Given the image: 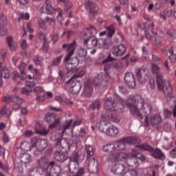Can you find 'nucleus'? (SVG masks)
<instances>
[{
	"label": "nucleus",
	"instance_id": "nucleus-1",
	"mask_svg": "<svg viewBox=\"0 0 176 176\" xmlns=\"http://www.w3.org/2000/svg\"><path fill=\"white\" fill-rule=\"evenodd\" d=\"M124 105H126L129 108L131 115L137 116L140 120L144 119V116L140 112V110L142 111L143 113L145 115L144 122L146 126H149L148 115H151L152 107L151 104L145 102V100H144L142 96L140 95H135L124 100L117 94H113L107 98L104 101V108L110 111H115L116 112H122Z\"/></svg>",
	"mask_w": 176,
	"mask_h": 176
},
{
	"label": "nucleus",
	"instance_id": "nucleus-2",
	"mask_svg": "<svg viewBox=\"0 0 176 176\" xmlns=\"http://www.w3.org/2000/svg\"><path fill=\"white\" fill-rule=\"evenodd\" d=\"M109 160L112 163H115V162H126V164L129 167L137 168L140 166L138 160L141 162H145L146 157L140 153L136 148H133L132 153L130 154L124 152L111 154L109 157Z\"/></svg>",
	"mask_w": 176,
	"mask_h": 176
},
{
	"label": "nucleus",
	"instance_id": "nucleus-3",
	"mask_svg": "<svg viewBox=\"0 0 176 176\" xmlns=\"http://www.w3.org/2000/svg\"><path fill=\"white\" fill-rule=\"evenodd\" d=\"M104 109L109 111L104 115L101 116V120L99 122V130L101 133H104V134L109 137H116V135L119 134V128L115 125H111L109 122H119L120 120L111 113V111L115 110L107 109L105 107Z\"/></svg>",
	"mask_w": 176,
	"mask_h": 176
},
{
	"label": "nucleus",
	"instance_id": "nucleus-4",
	"mask_svg": "<svg viewBox=\"0 0 176 176\" xmlns=\"http://www.w3.org/2000/svg\"><path fill=\"white\" fill-rule=\"evenodd\" d=\"M68 52V54L65 57V63H67L65 68L68 74H74L78 71V65H79V60L78 58H72L75 53L76 50V41L74 40L72 43L69 44H63V48L66 49Z\"/></svg>",
	"mask_w": 176,
	"mask_h": 176
},
{
	"label": "nucleus",
	"instance_id": "nucleus-5",
	"mask_svg": "<svg viewBox=\"0 0 176 176\" xmlns=\"http://www.w3.org/2000/svg\"><path fill=\"white\" fill-rule=\"evenodd\" d=\"M94 34H97V30L93 25H90L87 28V32H85V35L84 37L88 35V38H86L84 41L85 45H86L88 49H94V47H98V49H101L103 47L104 49H109V44L107 43V41L104 38H95L92 37V35Z\"/></svg>",
	"mask_w": 176,
	"mask_h": 176
},
{
	"label": "nucleus",
	"instance_id": "nucleus-6",
	"mask_svg": "<svg viewBox=\"0 0 176 176\" xmlns=\"http://www.w3.org/2000/svg\"><path fill=\"white\" fill-rule=\"evenodd\" d=\"M153 74L156 75L157 87L160 91H162L166 97H173V88L170 86L168 80L163 78L162 69L157 65H152Z\"/></svg>",
	"mask_w": 176,
	"mask_h": 176
},
{
	"label": "nucleus",
	"instance_id": "nucleus-7",
	"mask_svg": "<svg viewBox=\"0 0 176 176\" xmlns=\"http://www.w3.org/2000/svg\"><path fill=\"white\" fill-rule=\"evenodd\" d=\"M72 144H69V141H68L65 138L60 139L58 140L55 143V146L58 149L62 151V152H65L68 153V152H75L78 149V144L80 142V140L78 136H73L72 137Z\"/></svg>",
	"mask_w": 176,
	"mask_h": 176
},
{
	"label": "nucleus",
	"instance_id": "nucleus-8",
	"mask_svg": "<svg viewBox=\"0 0 176 176\" xmlns=\"http://www.w3.org/2000/svg\"><path fill=\"white\" fill-rule=\"evenodd\" d=\"M41 13H46L47 14H54L57 12L58 16L57 20L61 25H63V21L64 18L63 17V10L61 8H54L52 6V1L51 0H45L44 5L40 8Z\"/></svg>",
	"mask_w": 176,
	"mask_h": 176
},
{
	"label": "nucleus",
	"instance_id": "nucleus-9",
	"mask_svg": "<svg viewBox=\"0 0 176 176\" xmlns=\"http://www.w3.org/2000/svg\"><path fill=\"white\" fill-rule=\"evenodd\" d=\"M136 148H139V149L141 151H146V152H149L151 153V156L157 160H162L166 157V155L164 153H163L162 150H160L159 148H155L146 143L138 145L136 146Z\"/></svg>",
	"mask_w": 176,
	"mask_h": 176
},
{
	"label": "nucleus",
	"instance_id": "nucleus-10",
	"mask_svg": "<svg viewBox=\"0 0 176 176\" xmlns=\"http://www.w3.org/2000/svg\"><path fill=\"white\" fill-rule=\"evenodd\" d=\"M138 142H140V140L136 137H126L118 140L114 144V148L116 151H124L126 149V145H134V144H138Z\"/></svg>",
	"mask_w": 176,
	"mask_h": 176
},
{
	"label": "nucleus",
	"instance_id": "nucleus-11",
	"mask_svg": "<svg viewBox=\"0 0 176 176\" xmlns=\"http://www.w3.org/2000/svg\"><path fill=\"white\" fill-rule=\"evenodd\" d=\"M111 80V76L108 73L105 74H97L94 78V85L96 86H101L102 87H106L109 85Z\"/></svg>",
	"mask_w": 176,
	"mask_h": 176
},
{
	"label": "nucleus",
	"instance_id": "nucleus-12",
	"mask_svg": "<svg viewBox=\"0 0 176 176\" xmlns=\"http://www.w3.org/2000/svg\"><path fill=\"white\" fill-rule=\"evenodd\" d=\"M85 8L89 17H95L98 12V6L96 3L90 0L85 1Z\"/></svg>",
	"mask_w": 176,
	"mask_h": 176
},
{
	"label": "nucleus",
	"instance_id": "nucleus-13",
	"mask_svg": "<svg viewBox=\"0 0 176 176\" xmlns=\"http://www.w3.org/2000/svg\"><path fill=\"white\" fill-rule=\"evenodd\" d=\"M31 145L33 148H36L39 151H45L47 148V140L38 138H33L31 140Z\"/></svg>",
	"mask_w": 176,
	"mask_h": 176
},
{
	"label": "nucleus",
	"instance_id": "nucleus-14",
	"mask_svg": "<svg viewBox=\"0 0 176 176\" xmlns=\"http://www.w3.org/2000/svg\"><path fill=\"white\" fill-rule=\"evenodd\" d=\"M3 101L7 103L14 102V104L12 105L13 111H17V109H19L20 105H21L23 102V99L16 96H13L12 97H10V96H4Z\"/></svg>",
	"mask_w": 176,
	"mask_h": 176
},
{
	"label": "nucleus",
	"instance_id": "nucleus-15",
	"mask_svg": "<svg viewBox=\"0 0 176 176\" xmlns=\"http://www.w3.org/2000/svg\"><path fill=\"white\" fill-rule=\"evenodd\" d=\"M79 154L78 153H75L70 157V162L68 164V168L70 173H75V171L78 170L79 168Z\"/></svg>",
	"mask_w": 176,
	"mask_h": 176
},
{
	"label": "nucleus",
	"instance_id": "nucleus-16",
	"mask_svg": "<svg viewBox=\"0 0 176 176\" xmlns=\"http://www.w3.org/2000/svg\"><path fill=\"white\" fill-rule=\"evenodd\" d=\"M37 164L39 168H41L43 171H47L50 166H54V164H56V162L51 161L49 162V159L47 157H41L38 160Z\"/></svg>",
	"mask_w": 176,
	"mask_h": 176
},
{
	"label": "nucleus",
	"instance_id": "nucleus-17",
	"mask_svg": "<svg viewBox=\"0 0 176 176\" xmlns=\"http://www.w3.org/2000/svg\"><path fill=\"white\" fill-rule=\"evenodd\" d=\"M45 120L47 123H51L49 126L50 129H54L60 125V118H56L54 113H47L45 117Z\"/></svg>",
	"mask_w": 176,
	"mask_h": 176
},
{
	"label": "nucleus",
	"instance_id": "nucleus-18",
	"mask_svg": "<svg viewBox=\"0 0 176 176\" xmlns=\"http://www.w3.org/2000/svg\"><path fill=\"white\" fill-rule=\"evenodd\" d=\"M67 85H70V91L72 94H78L82 89V83L74 78L67 81Z\"/></svg>",
	"mask_w": 176,
	"mask_h": 176
},
{
	"label": "nucleus",
	"instance_id": "nucleus-19",
	"mask_svg": "<svg viewBox=\"0 0 176 176\" xmlns=\"http://www.w3.org/2000/svg\"><path fill=\"white\" fill-rule=\"evenodd\" d=\"M93 94V84L90 80L85 82L84 89L81 96L83 98H91Z\"/></svg>",
	"mask_w": 176,
	"mask_h": 176
},
{
	"label": "nucleus",
	"instance_id": "nucleus-20",
	"mask_svg": "<svg viewBox=\"0 0 176 176\" xmlns=\"http://www.w3.org/2000/svg\"><path fill=\"white\" fill-rule=\"evenodd\" d=\"M126 52V45L120 44L115 45L111 49V54L115 57H122Z\"/></svg>",
	"mask_w": 176,
	"mask_h": 176
},
{
	"label": "nucleus",
	"instance_id": "nucleus-21",
	"mask_svg": "<svg viewBox=\"0 0 176 176\" xmlns=\"http://www.w3.org/2000/svg\"><path fill=\"white\" fill-rule=\"evenodd\" d=\"M124 82L129 89H135V86H137L135 77H134V74L131 72H127L125 74Z\"/></svg>",
	"mask_w": 176,
	"mask_h": 176
},
{
	"label": "nucleus",
	"instance_id": "nucleus-22",
	"mask_svg": "<svg viewBox=\"0 0 176 176\" xmlns=\"http://www.w3.org/2000/svg\"><path fill=\"white\" fill-rule=\"evenodd\" d=\"M126 168L124 164H116L111 167V172L116 175L124 176Z\"/></svg>",
	"mask_w": 176,
	"mask_h": 176
},
{
	"label": "nucleus",
	"instance_id": "nucleus-23",
	"mask_svg": "<svg viewBox=\"0 0 176 176\" xmlns=\"http://www.w3.org/2000/svg\"><path fill=\"white\" fill-rule=\"evenodd\" d=\"M98 168H99L98 162L96 160V159L94 158L89 159V163H88V170L89 173L96 174L98 173Z\"/></svg>",
	"mask_w": 176,
	"mask_h": 176
},
{
	"label": "nucleus",
	"instance_id": "nucleus-24",
	"mask_svg": "<svg viewBox=\"0 0 176 176\" xmlns=\"http://www.w3.org/2000/svg\"><path fill=\"white\" fill-rule=\"evenodd\" d=\"M136 76L140 83H145V82L148 79V77L145 72V69H140L138 70Z\"/></svg>",
	"mask_w": 176,
	"mask_h": 176
},
{
	"label": "nucleus",
	"instance_id": "nucleus-25",
	"mask_svg": "<svg viewBox=\"0 0 176 176\" xmlns=\"http://www.w3.org/2000/svg\"><path fill=\"white\" fill-rule=\"evenodd\" d=\"M57 2H58V3L63 2V3H64L65 10L67 13V15L68 16V17L69 19H72V17H74V14H72V12H68V10H69V9L72 8V7L74 6L72 3L67 0H57Z\"/></svg>",
	"mask_w": 176,
	"mask_h": 176
},
{
	"label": "nucleus",
	"instance_id": "nucleus-26",
	"mask_svg": "<svg viewBox=\"0 0 176 176\" xmlns=\"http://www.w3.org/2000/svg\"><path fill=\"white\" fill-rule=\"evenodd\" d=\"M34 86H35V82H34V81H26L25 87L21 88L22 94H29V93H31Z\"/></svg>",
	"mask_w": 176,
	"mask_h": 176
},
{
	"label": "nucleus",
	"instance_id": "nucleus-27",
	"mask_svg": "<svg viewBox=\"0 0 176 176\" xmlns=\"http://www.w3.org/2000/svg\"><path fill=\"white\" fill-rule=\"evenodd\" d=\"M103 151H104V152H107L108 153H111L109 155V162H111V160L109 159L111 155H115V153H113V152H116L115 144H108L104 145L103 146Z\"/></svg>",
	"mask_w": 176,
	"mask_h": 176
},
{
	"label": "nucleus",
	"instance_id": "nucleus-28",
	"mask_svg": "<svg viewBox=\"0 0 176 176\" xmlns=\"http://www.w3.org/2000/svg\"><path fill=\"white\" fill-rule=\"evenodd\" d=\"M54 159L57 162L64 163V162L68 160V155H67V154L61 153L60 151H56L54 153Z\"/></svg>",
	"mask_w": 176,
	"mask_h": 176
},
{
	"label": "nucleus",
	"instance_id": "nucleus-29",
	"mask_svg": "<svg viewBox=\"0 0 176 176\" xmlns=\"http://www.w3.org/2000/svg\"><path fill=\"white\" fill-rule=\"evenodd\" d=\"M51 167L50 170V176H58L61 173V167L57 165L50 166Z\"/></svg>",
	"mask_w": 176,
	"mask_h": 176
},
{
	"label": "nucleus",
	"instance_id": "nucleus-30",
	"mask_svg": "<svg viewBox=\"0 0 176 176\" xmlns=\"http://www.w3.org/2000/svg\"><path fill=\"white\" fill-rule=\"evenodd\" d=\"M7 43L11 52H14L17 49V42L13 41V37L10 36H8Z\"/></svg>",
	"mask_w": 176,
	"mask_h": 176
},
{
	"label": "nucleus",
	"instance_id": "nucleus-31",
	"mask_svg": "<svg viewBox=\"0 0 176 176\" xmlns=\"http://www.w3.org/2000/svg\"><path fill=\"white\" fill-rule=\"evenodd\" d=\"M0 75L1 78L4 79H8L10 76V73L9 72V69L6 67H2V63H0Z\"/></svg>",
	"mask_w": 176,
	"mask_h": 176
},
{
	"label": "nucleus",
	"instance_id": "nucleus-32",
	"mask_svg": "<svg viewBox=\"0 0 176 176\" xmlns=\"http://www.w3.org/2000/svg\"><path fill=\"white\" fill-rule=\"evenodd\" d=\"M151 123L152 126H157V124L162 123V117L159 115L151 116Z\"/></svg>",
	"mask_w": 176,
	"mask_h": 176
},
{
	"label": "nucleus",
	"instance_id": "nucleus-33",
	"mask_svg": "<svg viewBox=\"0 0 176 176\" xmlns=\"http://www.w3.org/2000/svg\"><path fill=\"white\" fill-rule=\"evenodd\" d=\"M85 151L87 153V159L89 160V159H91V157L94 155V148H93V146L90 144H86L85 145Z\"/></svg>",
	"mask_w": 176,
	"mask_h": 176
},
{
	"label": "nucleus",
	"instance_id": "nucleus-34",
	"mask_svg": "<svg viewBox=\"0 0 176 176\" xmlns=\"http://www.w3.org/2000/svg\"><path fill=\"white\" fill-rule=\"evenodd\" d=\"M21 162L24 164H27V163H30L32 160V157L28 153L21 154Z\"/></svg>",
	"mask_w": 176,
	"mask_h": 176
},
{
	"label": "nucleus",
	"instance_id": "nucleus-35",
	"mask_svg": "<svg viewBox=\"0 0 176 176\" xmlns=\"http://www.w3.org/2000/svg\"><path fill=\"white\" fill-rule=\"evenodd\" d=\"M37 24L39 26V28L43 30V31H46L47 30V25H46V22L42 18H37Z\"/></svg>",
	"mask_w": 176,
	"mask_h": 176
},
{
	"label": "nucleus",
	"instance_id": "nucleus-36",
	"mask_svg": "<svg viewBox=\"0 0 176 176\" xmlns=\"http://www.w3.org/2000/svg\"><path fill=\"white\" fill-rule=\"evenodd\" d=\"M138 175V172L134 168H126L124 176H137Z\"/></svg>",
	"mask_w": 176,
	"mask_h": 176
},
{
	"label": "nucleus",
	"instance_id": "nucleus-37",
	"mask_svg": "<svg viewBox=\"0 0 176 176\" xmlns=\"http://www.w3.org/2000/svg\"><path fill=\"white\" fill-rule=\"evenodd\" d=\"M21 149H22V151H25V152H28L30 151H31V144L30 143H28V142H22L21 143Z\"/></svg>",
	"mask_w": 176,
	"mask_h": 176
},
{
	"label": "nucleus",
	"instance_id": "nucleus-38",
	"mask_svg": "<svg viewBox=\"0 0 176 176\" xmlns=\"http://www.w3.org/2000/svg\"><path fill=\"white\" fill-rule=\"evenodd\" d=\"M151 32L153 35H156V36H158L159 38H163V35H164V33L157 28L151 29Z\"/></svg>",
	"mask_w": 176,
	"mask_h": 176
},
{
	"label": "nucleus",
	"instance_id": "nucleus-39",
	"mask_svg": "<svg viewBox=\"0 0 176 176\" xmlns=\"http://www.w3.org/2000/svg\"><path fill=\"white\" fill-rule=\"evenodd\" d=\"M106 30L108 31L107 37L112 38L115 34V26L113 25H111L106 28Z\"/></svg>",
	"mask_w": 176,
	"mask_h": 176
},
{
	"label": "nucleus",
	"instance_id": "nucleus-40",
	"mask_svg": "<svg viewBox=\"0 0 176 176\" xmlns=\"http://www.w3.org/2000/svg\"><path fill=\"white\" fill-rule=\"evenodd\" d=\"M1 115H2V116H5L6 118H9L10 115H12V111L6 109V107H3L1 109Z\"/></svg>",
	"mask_w": 176,
	"mask_h": 176
},
{
	"label": "nucleus",
	"instance_id": "nucleus-41",
	"mask_svg": "<svg viewBox=\"0 0 176 176\" xmlns=\"http://www.w3.org/2000/svg\"><path fill=\"white\" fill-rule=\"evenodd\" d=\"M101 107L100 100H96L91 105L89 106L90 109L94 111V109H98Z\"/></svg>",
	"mask_w": 176,
	"mask_h": 176
},
{
	"label": "nucleus",
	"instance_id": "nucleus-42",
	"mask_svg": "<svg viewBox=\"0 0 176 176\" xmlns=\"http://www.w3.org/2000/svg\"><path fill=\"white\" fill-rule=\"evenodd\" d=\"M168 53L170 54L169 60H170L171 63L176 61V54H174V50H173V48H169Z\"/></svg>",
	"mask_w": 176,
	"mask_h": 176
},
{
	"label": "nucleus",
	"instance_id": "nucleus-43",
	"mask_svg": "<svg viewBox=\"0 0 176 176\" xmlns=\"http://www.w3.org/2000/svg\"><path fill=\"white\" fill-rule=\"evenodd\" d=\"M26 67H27V65H25V63H21L19 65L20 72L23 75V78H24V76H25V71Z\"/></svg>",
	"mask_w": 176,
	"mask_h": 176
},
{
	"label": "nucleus",
	"instance_id": "nucleus-44",
	"mask_svg": "<svg viewBox=\"0 0 176 176\" xmlns=\"http://www.w3.org/2000/svg\"><path fill=\"white\" fill-rule=\"evenodd\" d=\"M61 60H63V55L57 56L52 61L53 65H55V66L60 65V64H61Z\"/></svg>",
	"mask_w": 176,
	"mask_h": 176
},
{
	"label": "nucleus",
	"instance_id": "nucleus-45",
	"mask_svg": "<svg viewBox=\"0 0 176 176\" xmlns=\"http://www.w3.org/2000/svg\"><path fill=\"white\" fill-rule=\"evenodd\" d=\"M35 133L36 134H40V135H47L49 133V131L45 129H35Z\"/></svg>",
	"mask_w": 176,
	"mask_h": 176
},
{
	"label": "nucleus",
	"instance_id": "nucleus-46",
	"mask_svg": "<svg viewBox=\"0 0 176 176\" xmlns=\"http://www.w3.org/2000/svg\"><path fill=\"white\" fill-rule=\"evenodd\" d=\"M71 124H72V120H68L66 121L63 133H65L67 130H69L71 129Z\"/></svg>",
	"mask_w": 176,
	"mask_h": 176
},
{
	"label": "nucleus",
	"instance_id": "nucleus-47",
	"mask_svg": "<svg viewBox=\"0 0 176 176\" xmlns=\"http://www.w3.org/2000/svg\"><path fill=\"white\" fill-rule=\"evenodd\" d=\"M79 57H86L87 56V50L85 48H80L78 52Z\"/></svg>",
	"mask_w": 176,
	"mask_h": 176
},
{
	"label": "nucleus",
	"instance_id": "nucleus-48",
	"mask_svg": "<svg viewBox=\"0 0 176 176\" xmlns=\"http://www.w3.org/2000/svg\"><path fill=\"white\" fill-rule=\"evenodd\" d=\"M30 19V14L28 13H21L19 14V21L21 20H28Z\"/></svg>",
	"mask_w": 176,
	"mask_h": 176
},
{
	"label": "nucleus",
	"instance_id": "nucleus-49",
	"mask_svg": "<svg viewBox=\"0 0 176 176\" xmlns=\"http://www.w3.org/2000/svg\"><path fill=\"white\" fill-rule=\"evenodd\" d=\"M113 68H116L118 71H121L122 69V63L119 61L111 63Z\"/></svg>",
	"mask_w": 176,
	"mask_h": 176
},
{
	"label": "nucleus",
	"instance_id": "nucleus-50",
	"mask_svg": "<svg viewBox=\"0 0 176 176\" xmlns=\"http://www.w3.org/2000/svg\"><path fill=\"white\" fill-rule=\"evenodd\" d=\"M84 76H85V71L81 70L76 74H74L72 78H73L74 80H76V79H78V78H83Z\"/></svg>",
	"mask_w": 176,
	"mask_h": 176
},
{
	"label": "nucleus",
	"instance_id": "nucleus-51",
	"mask_svg": "<svg viewBox=\"0 0 176 176\" xmlns=\"http://www.w3.org/2000/svg\"><path fill=\"white\" fill-rule=\"evenodd\" d=\"M0 24L1 25H6L8 24V19H6V16L3 14H1L0 15Z\"/></svg>",
	"mask_w": 176,
	"mask_h": 176
},
{
	"label": "nucleus",
	"instance_id": "nucleus-52",
	"mask_svg": "<svg viewBox=\"0 0 176 176\" xmlns=\"http://www.w3.org/2000/svg\"><path fill=\"white\" fill-rule=\"evenodd\" d=\"M152 41L155 43V46H158V47H162V41H160V39L156 37H153Z\"/></svg>",
	"mask_w": 176,
	"mask_h": 176
},
{
	"label": "nucleus",
	"instance_id": "nucleus-53",
	"mask_svg": "<svg viewBox=\"0 0 176 176\" xmlns=\"http://www.w3.org/2000/svg\"><path fill=\"white\" fill-rule=\"evenodd\" d=\"M120 5L124 6L125 9H129V0H118Z\"/></svg>",
	"mask_w": 176,
	"mask_h": 176
},
{
	"label": "nucleus",
	"instance_id": "nucleus-54",
	"mask_svg": "<svg viewBox=\"0 0 176 176\" xmlns=\"http://www.w3.org/2000/svg\"><path fill=\"white\" fill-rule=\"evenodd\" d=\"M76 176H82L85 174V168H79L77 170L75 171Z\"/></svg>",
	"mask_w": 176,
	"mask_h": 176
},
{
	"label": "nucleus",
	"instance_id": "nucleus-55",
	"mask_svg": "<svg viewBox=\"0 0 176 176\" xmlns=\"http://www.w3.org/2000/svg\"><path fill=\"white\" fill-rule=\"evenodd\" d=\"M63 102L66 105H68L69 107H71L75 104V102H74L72 100L68 99V98L63 99Z\"/></svg>",
	"mask_w": 176,
	"mask_h": 176
},
{
	"label": "nucleus",
	"instance_id": "nucleus-56",
	"mask_svg": "<svg viewBox=\"0 0 176 176\" xmlns=\"http://www.w3.org/2000/svg\"><path fill=\"white\" fill-rule=\"evenodd\" d=\"M79 138H85L86 137V130L85 129L81 128L78 132Z\"/></svg>",
	"mask_w": 176,
	"mask_h": 176
},
{
	"label": "nucleus",
	"instance_id": "nucleus-57",
	"mask_svg": "<svg viewBox=\"0 0 176 176\" xmlns=\"http://www.w3.org/2000/svg\"><path fill=\"white\" fill-rule=\"evenodd\" d=\"M172 115V113L170 111H169L168 109H164V116L166 119L170 118Z\"/></svg>",
	"mask_w": 176,
	"mask_h": 176
},
{
	"label": "nucleus",
	"instance_id": "nucleus-58",
	"mask_svg": "<svg viewBox=\"0 0 176 176\" xmlns=\"http://www.w3.org/2000/svg\"><path fill=\"white\" fill-rule=\"evenodd\" d=\"M50 140L51 141H53L54 142H57L59 140L61 139H58V135L56 134V133H52L51 137H50Z\"/></svg>",
	"mask_w": 176,
	"mask_h": 176
},
{
	"label": "nucleus",
	"instance_id": "nucleus-59",
	"mask_svg": "<svg viewBox=\"0 0 176 176\" xmlns=\"http://www.w3.org/2000/svg\"><path fill=\"white\" fill-rule=\"evenodd\" d=\"M21 46L23 50H25L28 47V44H27V40L23 39L21 41Z\"/></svg>",
	"mask_w": 176,
	"mask_h": 176
},
{
	"label": "nucleus",
	"instance_id": "nucleus-60",
	"mask_svg": "<svg viewBox=\"0 0 176 176\" xmlns=\"http://www.w3.org/2000/svg\"><path fill=\"white\" fill-rule=\"evenodd\" d=\"M34 63L36 65H42V64H43V58H42V57H38L34 60Z\"/></svg>",
	"mask_w": 176,
	"mask_h": 176
},
{
	"label": "nucleus",
	"instance_id": "nucleus-61",
	"mask_svg": "<svg viewBox=\"0 0 176 176\" xmlns=\"http://www.w3.org/2000/svg\"><path fill=\"white\" fill-rule=\"evenodd\" d=\"M34 93H36L37 94H41V93H43L45 90H43V88L42 87L37 86L34 88Z\"/></svg>",
	"mask_w": 176,
	"mask_h": 176
},
{
	"label": "nucleus",
	"instance_id": "nucleus-62",
	"mask_svg": "<svg viewBox=\"0 0 176 176\" xmlns=\"http://www.w3.org/2000/svg\"><path fill=\"white\" fill-rule=\"evenodd\" d=\"M8 34V30L5 28V27H0V35L1 36H5Z\"/></svg>",
	"mask_w": 176,
	"mask_h": 176
},
{
	"label": "nucleus",
	"instance_id": "nucleus-63",
	"mask_svg": "<svg viewBox=\"0 0 176 176\" xmlns=\"http://www.w3.org/2000/svg\"><path fill=\"white\" fill-rule=\"evenodd\" d=\"M38 38L41 42H46V36L45 35V33L43 32H40L38 34Z\"/></svg>",
	"mask_w": 176,
	"mask_h": 176
},
{
	"label": "nucleus",
	"instance_id": "nucleus-64",
	"mask_svg": "<svg viewBox=\"0 0 176 176\" xmlns=\"http://www.w3.org/2000/svg\"><path fill=\"white\" fill-rule=\"evenodd\" d=\"M118 89H119L120 93H121L122 94H124V96H126V94H128L127 89H126L124 87L120 86L118 87Z\"/></svg>",
	"mask_w": 176,
	"mask_h": 176
}]
</instances>
